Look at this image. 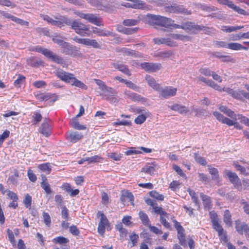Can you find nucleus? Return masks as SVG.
<instances>
[{
  "mask_svg": "<svg viewBox=\"0 0 249 249\" xmlns=\"http://www.w3.org/2000/svg\"><path fill=\"white\" fill-rule=\"evenodd\" d=\"M55 74L60 80L67 83L82 89H87V86L78 80L72 73L65 71L62 69H57L55 71Z\"/></svg>",
  "mask_w": 249,
  "mask_h": 249,
  "instance_id": "nucleus-1",
  "label": "nucleus"
},
{
  "mask_svg": "<svg viewBox=\"0 0 249 249\" xmlns=\"http://www.w3.org/2000/svg\"><path fill=\"white\" fill-rule=\"evenodd\" d=\"M31 51L40 53L45 56L49 60L56 63L61 65L63 67L66 65L65 61L61 56L53 53L51 51L42 48L41 46H37L32 48Z\"/></svg>",
  "mask_w": 249,
  "mask_h": 249,
  "instance_id": "nucleus-2",
  "label": "nucleus"
},
{
  "mask_svg": "<svg viewBox=\"0 0 249 249\" xmlns=\"http://www.w3.org/2000/svg\"><path fill=\"white\" fill-rule=\"evenodd\" d=\"M74 14L79 17L88 20L89 22L96 26H103L102 18L96 15L93 14H85L80 11H76Z\"/></svg>",
  "mask_w": 249,
  "mask_h": 249,
  "instance_id": "nucleus-3",
  "label": "nucleus"
},
{
  "mask_svg": "<svg viewBox=\"0 0 249 249\" xmlns=\"http://www.w3.org/2000/svg\"><path fill=\"white\" fill-rule=\"evenodd\" d=\"M223 174L224 177L228 178L230 182L233 184L235 188L240 191L242 190L240 179L235 173L232 172L229 170L225 169L224 170Z\"/></svg>",
  "mask_w": 249,
  "mask_h": 249,
  "instance_id": "nucleus-4",
  "label": "nucleus"
},
{
  "mask_svg": "<svg viewBox=\"0 0 249 249\" xmlns=\"http://www.w3.org/2000/svg\"><path fill=\"white\" fill-rule=\"evenodd\" d=\"M165 10L166 12L174 13V14H181L185 15H189L192 14L190 10L185 8L183 6L178 5L177 3H172L165 7Z\"/></svg>",
  "mask_w": 249,
  "mask_h": 249,
  "instance_id": "nucleus-5",
  "label": "nucleus"
},
{
  "mask_svg": "<svg viewBox=\"0 0 249 249\" xmlns=\"http://www.w3.org/2000/svg\"><path fill=\"white\" fill-rule=\"evenodd\" d=\"M70 24L71 28L76 33L80 35H83V33L89 30V28L85 24L80 22L79 20L74 19L72 20L70 18Z\"/></svg>",
  "mask_w": 249,
  "mask_h": 249,
  "instance_id": "nucleus-6",
  "label": "nucleus"
},
{
  "mask_svg": "<svg viewBox=\"0 0 249 249\" xmlns=\"http://www.w3.org/2000/svg\"><path fill=\"white\" fill-rule=\"evenodd\" d=\"M62 53L66 55H70L73 56L79 55V49L76 46L71 45L69 43L65 42L62 46Z\"/></svg>",
  "mask_w": 249,
  "mask_h": 249,
  "instance_id": "nucleus-7",
  "label": "nucleus"
},
{
  "mask_svg": "<svg viewBox=\"0 0 249 249\" xmlns=\"http://www.w3.org/2000/svg\"><path fill=\"white\" fill-rule=\"evenodd\" d=\"M177 89L172 87H165L163 88L161 86L157 91L160 94V97L165 99H168L176 94Z\"/></svg>",
  "mask_w": 249,
  "mask_h": 249,
  "instance_id": "nucleus-8",
  "label": "nucleus"
},
{
  "mask_svg": "<svg viewBox=\"0 0 249 249\" xmlns=\"http://www.w3.org/2000/svg\"><path fill=\"white\" fill-rule=\"evenodd\" d=\"M235 229L239 234L242 235L244 232L246 236L249 237V227L246 223L235 221Z\"/></svg>",
  "mask_w": 249,
  "mask_h": 249,
  "instance_id": "nucleus-9",
  "label": "nucleus"
},
{
  "mask_svg": "<svg viewBox=\"0 0 249 249\" xmlns=\"http://www.w3.org/2000/svg\"><path fill=\"white\" fill-rule=\"evenodd\" d=\"M141 66L143 69L149 72L156 71L160 70L161 68V66L160 63L144 62L142 63Z\"/></svg>",
  "mask_w": 249,
  "mask_h": 249,
  "instance_id": "nucleus-10",
  "label": "nucleus"
},
{
  "mask_svg": "<svg viewBox=\"0 0 249 249\" xmlns=\"http://www.w3.org/2000/svg\"><path fill=\"white\" fill-rule=\"evenodd\" d=\"M162 17V16L160 15L147 14L146 20L151 25H157L160 26Z\"/></svg>",
  "mask_w": 249,
  "mask_h": 249,
  "instance_id": "nucleus-11",
  "label": "nucleus"
},
{
  "mask_svg": "<svg viewBox=\"0 0 249 249\" xmlns=\"http://www.w3.org/2000/svg\"><path fill=\"white\" fill-rule=\"evenodd\" d=\"M92 32L100 36H115V33L104 29L93 27Z\"/></svg>",
  "mask_w": 249,
  "mask_h": 249,
  "instance_id": "nucleus-12",
  "label": "nucleus"
},
{
  "mask_svg": "<svg viewBox=\"0 0 249 249\" xmlns=\"http://www.w3.org/2000/svg\"><path fill=\"white\" fill-rule=\"evenodd\" d=\"M158 169V167L154 163H147L142 168L141 171L152 175Z\"/></svg>",
  "mask_w": 249,
  "mask_h": 249,
  "instance_id": "nucleus-13",
  "label": "nucleus"
},
{
  "mask_svg": "<svg viewBox=\"0 0 249 249\" xmlns=\"http://www.w3.org/2000/svg\"><path fill=\"white\" fill-rule=\"evenodd\" d=\"M168 107L172 110L178 111L181 114H186L189 111L187 107L178 104H174L172 106H169Z\"/></svg>",
  "mask_w": 249,
  "mask_h": 249,
  "instance_id": "nucleus-14",
  "label": "nucleus"
},
{
  "mask_svg": "<svg viewBox=\"0 0 249 249\" xmlns=\"http://www.w3.org/2000/svg\"><path fill=\"white\" fill-rule=\"evenodd\" d=\"M111 65L114 68L118 70L128 76H130L131 75V72L126 65L119 63H112Z\"/></svg>",
  "mask_w": 249,
  "mask_h": 249,
  "instance_id": "nucleus-15",
  "label": "nucleus"
},
{
  "mask_svg": "<svg viewBox=\"0 0 249 249\" xmlns=\"http://www.w3.org/2000/svg\"><path fill=\"white\" fill-rule=\"evenodd\" d=\"M57 20H55L53 25L57 26L59 28H62L64 26L65 24L70 26V18L66 17H62V18H55Z\"/></svg>",
  "mask_w": 249,
  "mask_h": 249,
  "instance_id": "nucleus-16",
  "label": "nucleus"
},
{
  "mask_svg": "<svg viewBox=\"0 0 249 249\" xmlns=\"http://www.w3.org/2000/svg\"><path fill=\"white\" fill-rule=\"evenodd\" d=\"M154 42L158 45L166 44L169 46L175 45L174 42L170 38H155L153 39Z\"/></svg>",
  "mask_w": 249,
  "mask_h": 249,
  "instance_id": "nucleus-17",
  "label": "nucleus"
},
{
  "mask_svg": "<svg viewBox=\"0 0 249 249\" xmlns=\"http://www.w3.org/2000/svg\"><path fill=\"white\" fill-rule=\"evenodd\" d=\"M145 79L148 85L156 91L159 90L160 87V85L158 84L155 79L149 75H146Z\"/></svg>",
  "mask_w": 249,
  "mask_h": 249,
  "instance_id": "nucleus-18",
  "label": "nucleus"
},
{
  "mask_svg": "<svg viewBox=\"0 0 249 249\" xmlns=\"http://www.w3.org/2000/svg\"><path fill=\"white\" fill-rule=\"evenodd\" d=\"M39 132L46 137H49L51 135V127L49 124L47 122L43 123L39 128Z\"/></svg>",
  "mask_w": 249,
  "mask_h": 249,
  "instance_id": "nucleus-19",
  "label": "nucleus"
},
{
  "mask_svg": "<svg viewBox=\"0 0 249 249\" xmlns=\"http://www.w3.org/2000/svg\"><path fill=\"white\" fill-rule=\"evenodd\" d=\"M208 167L209 171L210 174L212 175V179L219 183L221 181V180L219 178L217 169L210 166H208Z\"/></svg>",
  "mask_w": 249,
  "mask_h": 249,
  "instance_id": "nucleus-20",
  "label": "nucleus"
},
{
  "mask_svg": "<svg viewBox=\"0 0 249 249\" xmlns=\"http://www.w3.org/2000/svg\"><path fill=\"white\" fill-rule=\"evenodd\" d=\"M124 94L127 98H130L134 101H140L143 99L140 95L136 93L131 92L129 90H126L124 92Z\"/></svg>",
  "mask_w": 249,
  "mask_h": 249,
  "instance_id": "nucleus-21",
  "label": "nucleus"
},
{
  "mask_svg": "<svg viewBox=\"0 0 249 249\" xmlns=\"http://www.w3.org/2000/svg\"><path fill=\"white\" fill-rule=\"evenodd\" d=\"M200 196L203 201V205L205 208H206L208 210L210 209L211 207V200L210 197L202 193L200 194Z\"/></svg>",
  "mask_w": 249,
  "mask_h": 249,
  "instance_id": "nucleus-22",
  "label": "nucleus"
},
{
  "mask_svg": "<svg viewBox=\"0 0 249 249\" xmlns=\"http://www.w3.org/2000/svg\"><path fill=\"white\" fill-rule=\"evenodd\" d=\"M76 117L71 121L70 125L73 128L78 130H85L86 129V126L84 125H81L77 121Z\"/></svg>",
  "mask_w": 249,
  "mask_h": 249,
  "instance_id": "nucleus-23",
  "label": "nucleus"
},
{
  "mask_svg": "<svg viewBox=\"0 0 249 249\" xmlns=\"http://www.w3.org/2000/svg\"><path fill=\"white\" fill-rule=\"evenodd\" d=\"M69 136L71 142H76L82 139L83 137L81 134L77 132H70Z\"/></svg>",
  "mask_w": 249,
  "mask_h": 249,
  "instance_id": "nucleus-24",
  "label": "nucleus"
},
{
  "mask_svg": "<svg viewBox=\"0 0 249 249\" xmlns=\"http://www.w3.org/2000/svg\"><path fill=\"white\" fill-rule=\"evenodd\" d=\"M84 45L86 46H90L95 49L101 48V45L95 39L85 38Z\"/></svg>",
  "mask_w": 249,
  "mask_h": 249,
  "instance_id": "nucleus-25",
  "label": "nucleus"
},
{
  "mask_svg": "<svg viewBox=\"0 0 249 249\" xmlns=\"http://www.w3.org/2000/svg\"><path fill=\"white\" fill-rule=\"evenodd\" d=\"M65 37L60 34H55L52 36V40L55 43H56L60 46H62L63 44L65 42L64 39Z\"/></svg>",
  "mask_w": 249,
  "mask_h": 249,
  "instance_id": "nucleus-26",
  "label": "nucleus"
},
{
  "mask_svg": "<svg viewBox=\"0 0 249 249\" xmlns=\"http://www.w3.org/2000/svg\"><path fill=\"white\" fill-rule=\"evenodd\" d=\"M228 48L231 50L238 51L241 49L247 50L248 47L242 46L241 44L236 42H231L229 43Z\"/></svg>",
  "mask_w": 249,
  "mask_h": 249,
  "instance_id": "nucleus-27",
  "label": "nucleus"
},
{
  "mask_svg": "<svg viewBox=\"0 0 249 249\" xmlns=\"http://www.w3.org/2000/svg\"><path fill=\"white\" fill-rule=\"evenodd\" d=\"M149 116V113L147 111L145 112V113H142L140 114L134 120V122L136 124H141L144 123L146 120V118Z\"/></svg>",
  "mask_w": 249,
  "mask_h": 249,
  "instance_id": "nucleus-28",
  "label": "nucleus"
},
{
  "mask_svg": "<svg viewBox=\"0 0 249 249\" xmlns=\"http://www.w3.org/2000/svg\"><path fill=\"white\" fill-rule=\"evenodd\" d=\"M38 168L46 174H49L52 170L51 166L49 163H45L39 164L38 166Z\"/></svg>",
  "mask_w": 249,
  "mask_h": 249,
  "instance_id": "nucleus-29",
  "label": "nucleus"
},
{
  "mask_svg": "<svg viewBox=\"0 0 249 249\" xmlns=\"http://www.w3.org/2000/svg\"><path fill=\"white\" fill-rule=\"evenodd\" d=\"M195 23L187 21L184 23H182V29L185 31H189L191 32L192 33H194V25Z\"/></svg>",
  "mask_w": 249,
  "mask_h": 249,
  "instance_id": "nucleus-30",
  "label": "nucleus"
},
{
  "mask_svg": "<svg viewBox=\"0 0 249 249\" xmlns=\"http://www.w3.org/2000/svg\"><path fill=\"white\" fill-rule=\"evenodd\" d=\"M223 220L227 225L229 226L231 225V215L229 210H226L224 212Z\"/></svg>",
  "mask_w": 249,
  "mask_h": 249,
  "instance_id": "nucleus-31",
  "label": "nucleus"
},
{
  "mask_svg": "<svg viewBox=\"0 0 249 249\" xmlns=\"http://www.w3.org/2000/svg\"><path fill=\"white\" fill-rule=\"evenodd\" d=\"M243 28V26H223L221 27V30L224 32L231 33L232 32L240 30Z\"/></svg>",
  "mask_w": 249,
  "mask_h": 249,
  "instance_id": "nucleus-32",
  "label": "nucleus"
},
{
  "mask_svg": "<svg viewBox=\"0 0 249 249\" xmlns=\"http://www.w3.org/2000/svg\"><path fill=\"white\" fill-rule=\"evenodd\" d=\"M229 7L231 9H232L234 12H237V13L243 15H246V11L240 8L239 6L235 5L232 1L231 2V3L230 4Z\"/></svg>",
  "mask_w": 249,
  "mask_h": 249,
  "instance_id": "nucleus-33",
  "label": "nucleus"
},
{
  "mask_svg": "<svg viewBox=\"0 0 249 249\" xmlns=\"http://www.w3.org/2000/svg\"><path fill=\"white\" fill-rule=\"evenodd\" d=\"M105 95L107 97L116 96L117 92L113 88L107 86L106 88L103 91Z\"/></svg>",
  "mask_w": 249,
  "mask_h": 249,
  "instance_id": "nucleus-34",
  "label": "nucleus"
},
{
  "mask_svg": "<svg viewBox=\"0 0 249 249\" xmlns=\"http://www.w3.org/2000/svg\"><path fill=\"white\" fill-rule=\"evenodd\" d=\"M213 228L217 231L218 233V235H222L224 232V231L222 226L218 223V221H214L213 223H212Z\"/></svg>",
  "mask_w": 249,
  "mask_h": 249,
  "instance_id": "nucleus-35",
  "label": "nucleus"
},
{
  "mask_svg": "<svg viewBox=\"0 0 249 249\" xmlns=\"http://www.w3.org/2000/svg\"><path fill=\"white\" fill-rule=\"evenodd\" d=\"M139 214L142 224L148 226L149 224V219L147 215L142 211H140Z\"/></svg>",
  "mask_w": 249,
  "mask_h": 249,
  "instance_id": "nucleus-36",
  "label": "nucleus"
},
{
  "mask_svg": "<svg viewBox=\"0 0 249 249\" xmlns=\"http://www.w3.org/2000/svg\"><path fill=\"white\" fill-rule=\"evenodd\" d=\"M174 22V20H172L171 18L163 17L160 26L167 28L170 27Z\"/></svg>",
  "mask_w": 249,
  "mask_h": 249,
  "instance_id": "nucleus-37",
  "label": "nucleus"
},
{
  "mask_svg": "<svg viewBox=\"0 0 249 249\" xmlns=\"http://www.w3.org/2000/svg\"><path fill=\"white\" fill-rule=\"evenodd\" d=\"M140 21V19H126L123 21V23L125 26H131L137 25Z\"/></svg>",
  "mask_w": 249,
  "mask_h": 249,
  "instance_id": "nucleus-38",
  "label": "nucleus"
},
{
  "mask_svg": "<svg viewBox=\"0 0 249 249\" xmlns=\"http://www.w3.org/2000/svg\"><path fill=\"white\" fill-rule=\"evenodd\" d=\"M86 161L88 162V163H93L97 162H99L100 160H102V158L99 155H95L91 157H86Z\"/></svg>",
  "mask_w": 249,
  "mask_h": 249,
  "instance_id": "nucleus-39",
  "label": "nucleus"
},
{
  "mask_svg": "<svg viewBox=\"0 0 249 249\" xmlns=\"http://www.w3.org/2000/svg\"><path fill=\"white\" fill-rule=\"evenodd\" d=\"M126 199H128L129 201L132 203L134 200V196L130 192H125L121 197V199L122 201H125Z\"/></svg>",
  "mask_w": 249,
  "mask_h": 249,
  "instance_id": "nucleus-40",
  "label": "nucleus"
},
{
  "mask_svg": "<svg viewBox=\"0 0 249 249\" xmlns=\"http://www.w3.org/2000/svg\"><path fill=\"white\" fill-rule=\"evenodd\" d=\"M188 191L189 193V195L191 196L192 199L193 200V202L195 203L196 205L198 206L199 201L197 195L196 194V192L194 191L191 190L190 189H189Z\"/></svg>",
  "mask_w": 249,
  "mask_h": 249,
  "instance_id": "nucleus-41",
  "label": "nucleus"
},
{
  "mask_svg": "<svg viewBox=\"0 0 249 249\" xmlns=\"http://www.w3.org/2000/svg\"><path fill=\"white\" fill-rule=\"evenodd\" d=\"M97 216L98 217H100V221L99 224H101L102 225H106L108 223V220L106 217V216L101 212L99 211L97 213Z\"/></svg>",
  "mask_w": 249,
  "mask_h": 249,
  "instance_id": "nucleus-42",
  "label": "nucleus"
},
{
  "mask_svg": "<svg viewBox=\"0 0 249 249\" xmlns=\"http://www.w3.org/2000/svg\"><path fill=\"white\" fill-rule=\"evenodd\" d=\"M42 216L44 223L49 227L51 224V218L49 214L48 213L43 212Z\"/></svg>",
  "mask_w": 249,
  "mask_h": 249,
  "instance_id": "nucleus-43",
  "label": "nucleus"
},
{
  "mask_svg": "<svg viewBox=\"0 0 249 249\" xmlns=\"http://www.w3.org/2000/svg\"><path fill=\"white\" fill-rule=\"evenodd\" d=\"M53 242L60 244H64L69 242V240L64 237L59 236L53 240Z\"/></svg>",
  "mask_w": 249,
  "mask_h": 249,
  "instance_id": "nucleus-44",
  "label": "nucleus"
},
{
  "mask_svg": "<svg viewBox=\"0 0 249 249\" xmlns=\"http://www.w3.org/2000/svg\"><path fill=\"white\" fill-rule=\"evenodd\" d=\"M172 38L177 40H184L185 39H188L189 37L187 36L178 34H173L170 35Z\"/></svg>",
  "mask_w": 249,
  "mask_h": 249,
  "instance_id": "nucleus-45",
  "label": "nucleus"
},
{
  "mask_svg": "<svg viewBox=\"0 0 249 249\" xmlns=\"http://www.w3.org/2000/svg\"><path fill=\"white\" fill-rule=\"evenodd\" d=\"M154 210V212L156 213L160 214V216L162 215L167 216L168 213L164 211L161 207H158L157 204L155 206V207L153 208Z\"/></svg>",
  "mask_w": 249,
  "mask_h": 249,
  "instance_id": "nucleus-46",
  "label": "nucleus"
},
{
  "mask_svg": "<svg viewBox=\"0 0 249 249\" xmlns=\"http://www.w3.org/2000/svg\"><path fill=\"white\" fill-rule=\"evenodd\" d=\"M149 194L151 197H152L156 199L161 200V201L163 200V199H164V196L162 195L159 194L158 192H157L155 191H151L150 192Z\"/></svg>",
  "mask_w": 249,
  "mask_h": 249,
  "instance_id": "nucleus-47",
  "label": "nucleus"
},
{
  "mask_svg": "<svg viewBox=\"0 0 249 249\" xmlns=\"http://www.w3.org/2000/svg\"><path fill=\"white\" fill-rule=\"evenodd\" d=\"M23 203L27 208L31 207L32 204V197L29 194H27L25 195V198L23 200Z\"/></svg>",
  "mask_w": 249,
  "mask_h": 249,
  "instance_id": "nucleus-48",
  "label": "nucleus"
},
{
  "mask_svg": "<svg viewBox=\"0 0 249 249\" xmlns=\"http://www.w3.org/2000/svg\"><path fill=\"white\" fill-rule=\"evenodd\" d=\"M41 186L47 194L52 193L50 184L47 182H41Z\"/></svg>",
  "mask_w": 249,
  "mask_h": 249,
  "instance_id": "nucleus-49",
  "label": "nucleus"
},
{
  "mask_svg": "<svg viewBox=\"0 0 249 249\" xmlns=\"http://www.w3.org/2000/svg\"><path fill=\"white\" fill-rule=\"evenodd\" d=\"M33 123L36 124L41 121L42 117L39 112H36L33 115Z\"/></svg>",
  "mask_w": 249,
  "mask_h": 249,
  "instance_id": "nucleus-50",
  "label": "nucleus"
},
{
  "mask_svg": "<svg viewBox=\"0 0 249 249\" xmlns=\"http://www.w3.org/2000/svg\"><path fill=\"white\" fill-rule=\"evenodd\" d=\"M168 214L167 216L162 215L160 216V221L161 223L167 229L171 228L170 224L166 221V218H168Z\"/></svg>",
  "mask_w": 249,
  "mask_h": 249,
  "instance_id": "nucleus-51",
  "label": "nucleus"
},
{
  "mask_svg": "<svg viewBox=\"0 0 249 249\" xmlns=\"http://www.w3.org/2000/svg\"><path fill=\"white\" fill-rule=\"evenodd\" d=\"M192 111L194 112L195 113V115L197 116L204 115L206 113V111L205 109L196 108L194 107H192Z\"/></svg>",
  "mask_w": 249,
  "mask_h": 249,
  "instance_id": "nucleus-52",
  "label": "nucleus"
},
{
  "mask_svg": "<svg viewBox=\"0 0 249 249\" xmlns=\"http://www.w3.org/2000/svg\"><path fill=\"white\" fill-rule=\"evenodd\" d=\"M195 159L196 161L201 165H205L207 164V162L206 160L202 158V157L198 155V154L196 153L194 154Z\"/></svg>",
  "mask_w": 249,
  "mask_h": 249,
  "instance_id": "nucleus-53",
  "label": "nucleus"
},
{
  "mask_svg": "<svg viewBox=\"0 0 249 249\" xmlns=\"http://www.w3.org/2000/svg\"><path fill=\"white\" fill-rule=\"evenodd\" d=\"M107 155L109 158L115 161H119L121 160V159L122 157L121 154H118L116 153H108Z\"/></svg>",
  "mask_w": 249,
  "mask_h": 249,
  "instance_id": "nucleus-54",
  "label": "nucleus"
},
{
  "mask_svg": "<svg viewBox=\"0 0 249 249\" xmlns=\"http://www.w3.org/2000/svg\"><path fill=\"white\" fill-rule=\"evenodd\" d=\"M141 151L136 150L135 148L131 147L129 150L124 152L126 155H137L141 153Z\"/></svg>",
  "mask_w": 249,
  "mask_h": 249,
  "instance_id": "nucleus-55",
  "label": "nucleus"
},
{
  "mask_svg": "<svg viewBox=\"0 0 249 249\" xmlns=\"http://www.w3.org/2000/svg\"><path fill=\"white\" fill-rule=\"evenodd\" d=\"M25 77L21 75H18V78L14 81V85L16 87H20L21 83L25 80Z\"/></svg>",
  "mask_w": 249,
  "mask_h": 249,
  "instance_id": "nucleus-56",
  "label": "nucleus"
},
{
  "mask_svg": "<svg viewBox=\"0 0 249 249\" xmlns=\"http://www.w3.org/2000/svg\"><path fill=\"white\" fill-rule=\"evenodd\" d=\"M214 44L217 47L228 48L229 43L225 41H215L214 42Z\"/></svg>",
  "mask_w": 249,
  "mask_h": 249,
  "instance_id": "nucleus-57",
  "label": "nucleus"
},
{
  "mask_svg": "<svg viewBox=\"0 0 249 249\" xmlns=\"http://www.w3.org/2000/svg\"><path fill=\"white\" fill-rule=\"evenodd\" d=\"M96 84L99 86V89L103 91L107 86L104 82L99 79H94Z\"/></svg>",
  "mask_w": 249,
  "mask_h": 249,
  "instance_id": "nucleus-58",
  "label": "nucleus"
},
{
  "mask_svg": "<svg viewBox=\"0 0 249 249\" xmlns=\"http://www.w3.org/2000/svg\"><path fill=\"white\" fill-rule=\"evenodd\" d=\"M198 78L199 81L205 83L207 85H208L210 87H212L213 84V81L211 80L208 79L204 77L200 76H199Z\"/></svg>",
  "mask_w": 249,
  "mask_h": 249,
  "instance_id": "nucleus-59",
  "label": "nucleus"
},
{
  "mask_svg": "<svg viewBox=\"0 0 249 249\" xmlns=\"http://www.w3.org/2000/svg\"><path fill=\"white\" fill-rule=\"evenodd\" d=\"M114 125H125L130 126L131 123L128 121H117L113 123Z\"/></svg>",
  "mask_w": 249,
  "mask_h": 249,
  "instance_id": "nucleus-60",
  "label": "nucleus"
},
{
  "mask_svg": "<svg viewBox=\"0 0 249 249\" xmlns=\"http://www.w3.org/2000/svg\"><path fill=\"white\" fill-rule=\"evenodd\" d=\"M131 111L136 114H141L142 113H145V112L147 111L146 109H145V108L140 107L132 108L131 109Z\"/></svg>",
  "mask_w": 249,
  "mask_h": 249,
  "instance_id": "nucleus-61",
  "label": "nucleus"
},
{
  "mask_svg": "<svg viewBox=\"0 0 249 249\" xmlns=\"http://www.w3.org/2000/svg\"><path fill=\"white\" fill-rule=\"evenodd\" d=\"M10 134V131L6 130L1 135H0V145L3 143L4 140L8 138Z\"/></svg>",
  "mask_w": 249,
  "mask_h": 249,
  "instance_id": "nucleus-62",
  "label": "nucleus"
},
{
  "mask_svg": "<svg viewBox=\"0 0 249 249\" xmlns=\"http://www.w3.org/2000/svg\"><path fill=\"white\" fill-rule=\"evenodd\" d=\"M62 217L66 220H68L69 218L68 210L67 208L64 206L62 208L61 211Z\"/></svg>",
  "mask_w": 249,
  "mask_h": 249,
  "instance_id": "nucleus-63",
  "label": "nucleus"
},
{
  "mask_svg": "<svg viewBox=\"0 0 249 249\" xmlns=\"http://www.w3.org/2000/svg\"><path fill=\"white\" fill-rule=\"evenodd\" d=\"M28 177L29 179L32 182H35L36 180V177L31 169L28 170Z\"/></svg>",
  "mask_w": 249,
  "mask_h": 249,
  "instance_id": "nucleus-64",
  "label": "nucleus"
}]
</instances>
